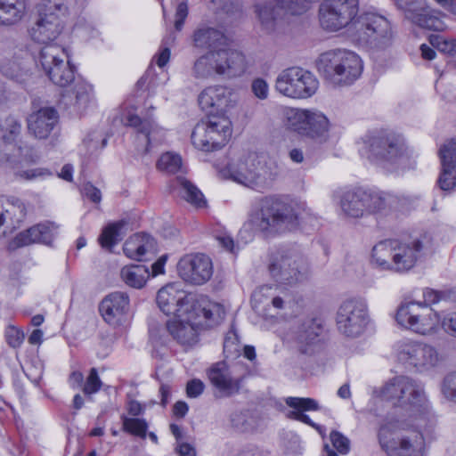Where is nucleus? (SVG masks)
Segmentation results:
<instances>
[{
  "mask_svg": "<svg viewBox=\"0 0 456 456\" xmlns=\"http://www.w3.org/2000/svg\"><path fill=\"white\" fill-rule=\"evenodd\" d=\"M157 304L159 309L167 315L173 314L176 318H183L189 315V318L202 315L208 325L218 324L224 318V307L216 303H200L194 300L191 296L179 289L177 284H167L161 288L157 294Z\"/></svg>",
  "mask_w": 456,
  "mask_h": 456,
  "instance_id": "obj_1",
  "label": "nucleus"
},
{
  "mask_svg": "<svg viewBox=\"0 0 456 456\" xmlns=\"http://www.w3.org/2000/svg\"><path fill=\"white\" fill-rule=\"evenodd\" d=\"M67 57L66 71L59 81V114L69 119H79L87 114L94 103V87L83 81L75 80V66L71 62L70 50L63 47Z\"/></svg>",
  "mask_w": 456,
  "mask_h": 456,
  "instance_id": "obj_2",
  "label": "nucleus"
},
{
  "mask_svg": "<svg viewBox=\"0 0 456 456\" xmlns=\"http://www.w3.org/2000/svg\"><path fill=\"white\" fill-rule=\"evenodd\" d=\"M422 250L419 239L384 240L373 247L371 263L380 270L403 273L415 266Z\"/></svg>",
  "mask_w": 456,
  "mask_h": 456,
  "instance_id": "obj_3",
  "label": "nucleus"
},
{
  "mask_svg": "<svg viewBox=\"0 0 456 456\" xmlns=\"http://www.w3.org/2000/svg\"><path fill=\"white\" fill-rule=\"evenodd\" d=\"M379 396L382 400L402 408L411 417H422L431 411L424 384L410 376L393 378L383 386Z\"/></svg>",
  "mask_w": 456,
  "mask_h": 456,
  "instance_id": "obj_4",
  "label": "nucleus"
},
{
  "mask_svg": "<svg viewBox=\"0 0 456 456\" xmlns=\"http://www.w3.org/2000/svg\"><path fill=\"white\" fill-rule=\"evenodd\" d=\"M299 207L282 198H263L250 216L251 224L261 232H279L298 226L301 219Z\"/></svg>",
  "mask_w": 456,
  "mask_h": 456,
  "instance_id": "obj_5",
  "label": "nucleus"
},
{
  "mask_svg": "<svg viewBox=\"0 0 456 456\" xmlns=\"http://www.w3.org/2000/svg\"><path fill=\"white\" fill-rule=\"evenodd\" d=\"M245 55L232 49L209 50L195 59L191 75L197 80L214 79L216 76L236 77L245 73Z\"/></svg>",
  "mask_w": 456,
  "mask_h": 456,
  "instance_id": "obj_6",
  "label": "nucleus"
},
{
  "mask_svg": "<svg viewBox=\"0 0 456 456\" xmlns=\"http://www.w3.org/2000/svg\"><path fill=\"white\" fill-rule=\"evenodd\" d=\"M395 354L404 369L420 375L434 371L444 362V355L436 346L412 338L397 341Z\"/></svg>",
  "mask_w": 456,
  "mask_h": 456,
  "instance_id": "obj_7",
  "label": "nucleus"
},
{
  "mask_svg": "<svg viewBox=\"0 0 456 456\" xmlns=\"http://www.w3.org/2000/svg\"><path fill=\"white\" fill-rule=\"evenodd\" d=\"M318 70L335 86H349L357 80L363 69L362 59L355 53L335 49L322 53Z\"/></svg>",
  "mask_w": 456,
  "mask_h": 456,
  "instance_id": "obj_8",
  "label": "nucleus"
},
{
  "mask_svg": "<svg viewBox=\"0 0 456 456\" xmlns=\"http://www.w3.org/2000/svg\"><path fill=\"white\" fill-rule=\"evenodd\" d=\"M392 197L383 191L354 188L344 191L339 205L343 213L352 218L382 214L390 208Z\"/></svg>",
  "mask_w": 456,
  "mask_h": 456,
  "instance_id": "obj_9",
  "label": "nucleus"
},
{
  "mask_svg": "<svg viewBox=\"0 0 456 456\" xmlns=\"http://www.w3.org/2000/svg\"><path fill=\"white\" fill-rule=\"evenodd\" d=\"M268 271L277 283L292 286L307 279L309 267L297 249L286 248L271 255Z\"/></svg>",
  "mask_w": 456,
  "mask_h": 456,
  "instance_id": "obj_10",
  "label": "nucleus"
},
{
  "mask_svg": "<svg viewBox=\"0 0 456 456\" xmlns=\"http://www.w3.org/2000/svg\"><path fill=\"white\" fill-rule=\"evenodd\" d=\"M368 159L383 166L402 165L408 159L403 138L392 132L380 131L367 137Z\"/></svg>",
  "mask_w": 456,
  "mask_h": 456,
  "instance_id": "obj_11",
  "label": "nucleus"
},
{
  "mask_svg": "<svg viewBox=\"0 0 456 456\" xmlns=\"http://www.w3.org/2000/svg\"><path fill=\"white\" fill-rule=\"evenodd\" d=\"M420 302L412 300L402 303L397 309V323L413 333L432 336L437 333L440 314L431 307H422Z\"/></svg>",
  "mask_w": 456,
  "mask_h": 456,
  "instance_id": "obj_12",
  "label": "nucleus"
},
{
  "mask_svg": "<svg viewBox=\"0 0 456 456\" xmlns=\"http://www.w3.org/2000/svg\"><path fill=\"white\" fill-rule=\"evenodd\" d=\"M284 116L290 130L321 143L329 139L330 121L322 112L292 108L286 109Z\"/></svg>",
  "mask_w": 456,
  "mask_h": 456,
  "instance_id": "obj_13",
  "label": "nucleus"
},
{
  "mask_svg": "<svg viewBox=\"0 0 456 456\" xmlns=\"http://www.w3.org/2000/svg\"><path fill=\"white\" fill-rule=\"evenodd\" d=\"M231 123L220 115H211L199 122L192 133V144L199 150L210 151L223 147L231 136Z\"/></svg>",
  "mask_w": 456,
  "mask_h": 456,
  "instance_id": "obj_14",
  "label": "nucleus"
},
{
  "mask_svg": "<svg viewBox=\"0 0 456 456\" xmlns=\"http://www.w3.org/2000/svg\"><path fill=\"white\" fill-rule=\"evenodd\" d=\"M319 87V81L310 71L299 67L283 69L276 77L275 90L289 98L307 99Z\"/></svg>",
  "mask_w": 456,
  "mask_h": 456,
  "instance_id": "obj_15",
  "label": "nucleus"
},
{
  "mask_svg": "<svg viewBox=\"0 0 456 456\" xmlns=\"http://www.w3.org/2000/svg\"><path fill=\"white\" fill-rule=\"evenodd\" d=\"M369 322L368 305L362 298L345 300L338 309L337 327L338 331L346 337L357 338L361 336Z\"/></svg>",
  "mask_w": 456,
  "mask_h": 456,
  "instance_id": "obj_16",
  "label": "nucleus"
},
{
  "mask_svg": "<svg viewBox=\"0 0 456 456\" xmlns=\"http://www.w3.org/2000/svg\"><path fill=\"white\" fill-rule=\"evenodd\" d=\"M359 11V0H323L319 7L321 26L338 31L349 25Z\"/></svg>",
  "mask_w": 456,
  "mask_h": 456,
  "instance_id": "obj_17",
  "label": "nucleus"
},
{
  "mask_svg": "<svg viewBox=\"0 0 456 456\" xmlns=\"http://www.w3.org/2000/svg\"><path fill=\"white\" fill-rule=\"evenodd\" d=\"M359 30L370 47L383 50L392 45L395 31L390 20L374 12L362 13L359 18Z\"/></svg>",
  "mask_w": 456,
  "mask_h": 456,
  "instance_id": "obj_18",
  "label": "nucleus"
},
{
  "mask_svg": "<svg viewBox=\"0 0 456 456\" xmlns=\"http://www.w3.org/2000/svg\"><path fill=\"white\" fill-rule=\"evenodd\" d=\"M207 374L222 396L230 397L240 393L249 371L239 363L229 366L225 362H218L211 365Z\"/></svg>",
  "mask_w": 456,
  "mask_h": 456,
  "instance_id": "obj_19",
  "label": "nucleus"
},
{
  "mask_svg": "<svg viewBox=\"0 0 456 456\" xmlns=\"http://www.w3.org/2000/svg\"><path fill=\"white\" fill-rule=\"evenodd\" d=\"M395 428L394 423H387L380 427L379 441L382 449L388 456H422L424 438L419 433H413L411 436L402 437L398 440L390 436Z\"/></svg>",
  "mask_w": 456,
  "mask_h": 456,
  "instance_id": "obj_20",
  "label": "nucleus"
},
{
  "mask_svg": "<svg viewBox=\"0 0 456 456\" xmlns=\"http://www.w3.org/2000/svg\"><path fill=\"white\" fill-rule=\"evenodd\" d=\"M37 11V21L29 30L31 38L40 44L53 42L57 38V0H41Z\"/></svg>",
  "mask_w": 456,
  "mask_h": 456,
  "instance_id": "obj_21",
  "label": "nucleus"
},
{
  "mask_svg": "<svg viewBox=\"0 0 456 456\" xmlns=\"http://www.w3.org/2000/svg\"><path fill=\"white\" fill-rule=\"evenodd\" d=\"M256 155L250 154L243 159L230 164L228 172L231 178L239 183L255 190L260 191L268 188L273 178L271 175L267 177L266 171L263 173L256 172Z\"/></svg>",
  "mask_w": 456,
  "mask_h": 456,
  "instance_id": "obj_22",
  "label": "nucleus"
},
{
  "mask_svg": "<svg viewBox=\"0 0 456 456\" xmlns=\"http://www.w3.org/2000/svg\"><path fill=\"white\" fill-rule=\"evenodd\" d=\"M177 272L185 282L201 285L206 283L213 274L212 261L204 254H188L179 260Z\"/></svg>",
  "mask_w": 456,
  "mask_h": 456,
  "instance_id": "obj_23",
  "label": "nucleus"
},
{
  "mask_svg": "<svg viewBox=\"0 0 456 456\" xmlns=\"http://www.w3.org/2000/svg\"><path fill=\"white\" fill-rule=\"evenodd\" d=\"M206 325L212 327L215 324L208 325L202 313L199 315L189 318L185 315L183 318H177L167 322V330L172 338L181 346H192L198 342V329L200 326Z\"/></svg>",
  "mask_w": 456,
  "mask_h": 456,
  "instance_id": "obj_24",
  "label": "nucleus"
},
{
  "mask_svg": "<svg viewBox=\"0 0 456 456\" xmlns=\"http://www.w3.org/2000/svg\"><path fill=\"white\" fill-rule=\"evenodd\" d=\"M199 104L201 109L210 113L225 112L236 103V94L229 87L224 86H210L200 94Z\"/></svg>",
  "mask_w": 456,
  "mask_h": 456,
  "instance_id": "obj_25",
  "label": "nucleus"
},
{
  "mask_svg": "<svg viewBox=\"0 0 456 456\" xmlns=\"http://www.w3.org/2000/svg\"><path fill=\"white\" fill-rule=\"evenodd\" d=\"M442 172L438 178L439 187L443 191L456 188V138L444 141L439 147Z\"/></svg>",
  "mask_w": 456,
  "mask_h": 456,
  "instance_id": "obj_26",
  "label": "nucleus"
},
{
  "mask_svg": "<svg viewBox=\"0 0 456 456\" xmlns=\"http://www.w3.org/2000/svg\"><path fill=\"white\" fill-rule=\"evenodd\" d=\"M27 213V204L20 199L0 198V235L17 229Z\"/></svg>",
  "mask_w": 456,
  "mask_h": 456,
  "instance_id": "obj_27",
  "label": "nucleus"
},
{
  "mask_svg": "<svg viewBox=\"0 0 456 456\" xmlns=\"http://www.w3.org/2000/svg\"><path fill=\"white\" fill-rule=\"evenodd\" d=\"M396 5L404 11L407 19L418 26L431 30L442 29V21L431 14L424 2L420 0H397Z\"/></svg>",
  "mask_w": 456,
  "mask_h": 456,
  "instance_id": "obj_28",
  "label": "nucleus"
},
{
  "mask_svg": "<svg viewBox=\"0 0 456 456\" xmlns=\"http://www.w3.org/2000/svg\"><path fill=\"white\" fill-rule=\"evenodd\" d=\"M128 308V295L125 292L117 291L110 293L102 299L99 311L109 325L116 327L125 321Z\"/></svg>",
  "mask_w": 456,
  "mask_h": 456,
  "instance_id": "obj_29",
  "label": "nucleus"
},
{
  "mask_svg": "<svg viewBox=\"0 0 456 456\" xmlns=\"http://www.w3.org/2000/svg\"><path fill=\"white\" fill-rule=\"evenodd\" d=\"M254 8L261 28L266 33L273 32L280 20L285 15L282 0H257Z\"/></svg>",
  "mask_w": 456,
  "mask_h": 456,
  "instance_id": "obj_30",
  "label": "nucleus"
},
{
  "mask_svg": "<svg viewBox=\"0 0 456 456\" xmlns=\"http://www.w3.org/2000/svg\"><path fill=\"white\" fill-rule=\"evenodd\" d=\"M271 290L272 287L262 286L254 291L251 297L254 309L266 319L278 317L286 307V301L281 297L273 295Z\"/></svg>",
  "mask_w": 456,
  "mask_h": 456,
  "instance_id": "obj_31",
  "label": "nucleus"
},
{
  "mask_svg": "<svg viewBox=\"0 0 456 456\" xmlns=\"http://www.w3.org/2000/svg\"><path fill=\"white\" fill-rule=\"evenodd\" d=\"M127 126H133L137 132V140L145 143V151H150L151 145L159 143L164 138V130L150 118L142 119L134 114L126 117Z\"/></svg>",
  "mask_w": 456,
  "mask_h": 456,
  "instance_id": "obj_32",
  "label": "nucleus"
},
{
  "mask_svg": "<svg viewBox=\"0 0 456 456\" xmlns=\"http://www.w3.org/2000/svg\"><path fill=\"white\" fill-rule=\"evenodd\" d=\"M53 225L38 224L19 232L10 242L9 248L16 249L33 243L50 244L53 240Z\"/></svg>",
  "mask_w": 456,
  "mask_h": 456,
  "instance_id": "obj_33",
  "label": "nucleus"
},
{
  "mask_svg": "<svg viewBox=\"0 0 456 456\" xmlns=\"http://www.w3.org/2000/svg\"><path fill=\"white\" fill-rule=\"evenodd\" d=\"M53 225L38 224L19 232L10 242L9 248L16 249L33 243L50 244L53 240Z\"/></svg>",
  "mask_w": 456,
  "mask_h": 456,
  "instance_id": "obj_34",
  "label": "nucleus"
},
{
  "mask_svg": "<svg viewBox=\"0 0 456 456\" xmlns=\"http://www.w3.org/2000/svg\"><path fill=\"white\" fill-rule=\"evenodd\" d=\"M322 332V325L313 318H307L298 326L295 335L296 347L303 354H311Z\"/></svg>",
  "mask_w": 456,
  "mask_h": 456,
  "instance_id": "obj_35",
  "label": "nucleus"
},
{
  "mask_svg": "<svg viewBox=\"0 0 456 456\" xmlns=\"http://www.w3.org/2000/svg\"><path fill=\"white\" fill-rule=\"evenodd\" d=\"M56 124V111L53 107H45L33 112L28 118V129L36 138L45 139Z\"/></svg>",
  "mask_w": 456,
  "mask_h": 456,
  "instance_id": "obj_36",
  "label": "nucleus"
},
{
  "mask_svg": "<svg viewBox=\"0 0 456 456\" xmlns=\"http://www.w3.org/2000/svg\"><path fill=\"white\" fill-rule=\"evenodd\" d=\"M171 192L191 205L198 208H202L207 206V201L200 191L191 181L183 176H176L170 183Z\"/></svg>",
  "mask_w": 456,
  "mask_h": 456,
  "instance_id": "obj_37",
  "label": "nucleus"
},
{
  "mask_svg": "<svg viewBox=\"0 0 456 456\" xmlns=\"http://www.w3.org/2000/svg\"><path fill=\"white\" fill-rule=\"evenodd\" d=\"M285 403L289 407L293 409L287 413L288 419H295L318 428L317 424L313 422L309 416L305 413V411H314L320 409L316 400L308 397L290 396L285 399Z\"/></svg>",
  "mask_w": 456,
  "mask_h": 456,
  "instance_id": "obj_38",
  "label": "nucleus"
},
{
  "mask_svg": "<svg viewBox=\"0 0 456 456\" xmlns=\"http://www.w3.org/2000/svg\"><path fill=\"white\" fill-rule=\"evenodd\" d=\"M28 0H0V26L19 24L27 15Z\"/></svg>",
  "mask_w": 456,
  "mask_h": 456,
  "instance_id": "obj_39",
  "label": "nucleus"
},
{
  "mask_svg": "<svg viewBox=\"0 0 456 456\" xmlns=\"http://www.w3.org/2000/svg\"><path fill=\"white\" fill-rule=\"evenodd\" d=\"M155 248L154 239L145 233H137L126 240L123 250L131 259L141 261L143 256Z\"/></svg>",
  "mask_w": 456,
  "mask_h": 456,
  "instance_id": "obj_40",
  "label": "nucleus"
},
{
  "mask_svg": "<svg viewBox=\"0 0 456 456\" xmlns=\"http://www.w3.org/2000/svg\"><path fill=\"white\" fill-rule=\"evenodd\" d=\"M150 276L149 268L144 265H126L120 271L122 281L127 286L134 289H142Z\"/></svg>",
  "mask_w": 456,
  "mask_h": 456,
  "instance_id": "obj_41",
  "label": "nucleus"
},
{
  "mask_svg": "<svg viewBox=\"0 0 456 456\" xmlns=\"http://www.w3.org/2000/svg\"><path fill=\"white\" fill-rule=\"evenodd\" d=\"M224 41V34L213 28H200L193 34V45L199 48L218 50V46Z\"/></svg>",
  "mask_w": 456,
  "mask_h": 456,
  "instance_id": "obj_42",
  "label": "nucleus"
},
{
  "mask_svg": "<svg viewBox=\"0 0 456 456\" xmlns=\"http://www.w3.org/2000/svg\"><path fill=\"white\" fill-rule=\"evenodd\" d=\"M126 224V221L120 220L107 225L99 238L102 247L110 250L113 246L118 244L124 236L122 230Z\"/></svg>",
  "mask_w": 456,
  "mask_h": 456,
  "instance_id": "obj_43",
  "label": "nucleus"
},
{
  "mask_svg": "<svg viewBox=\"0 0 456 456\" xmlns=\"http://www.w3.org/2000/svg\"><path fill=\"white\" fill-rule=\"evenodd\" d=\"M2 139L5 143H16L20 134L21 124L13 116H8L0 125Z\"/></svg>",
  "mask_w": 456,
  "mask_h": 456,
  "instance_id": "obj_44",
  "label": "nucleus"
},
{
  "mask_svg": "<svg viewBox=\"0 0 456 456\" xmlns=\"http://www.w3.org/2000/svg\"><path fill=\"white\" fill-rule=\"evenodd\" d=\"M122 428L125 432L144 439L147 436L148 423L144 419L121 417Z\"/></svg>",
  "mask_w": 456,
  "mask_h": 456,
  "instance_id": "obj_45",
  "label": "nucleus"
},
{
  "mask_svg": "<svg viewBox=\"0 0 456 456\" xmlns=\"http://www.w3.org/2000/svg\"><path fill=\"white\" fill-rule=\"evenodd\" d=\"M40 62L45 74L53 80V68L57 65L56 48L53 45H46L40 53Z\"/></svg>",
  "mask_w": 456,
  "mask_h": 456,
  "instance_id": "obj_46",
  "label": "nucleus"
},
{
  "mask_svg": "<svg viewBox=\"0 0 456 456\" xmlns=\"http://www.w3.org/2000/svg\"><path fill=\"white\" fill-rule=\"evenodd\" d=\"M157 167L159 170L175 174L179 171L182 167V159L177 154L167 152L161 155L157 163Z\"/></svg>",
  "mask_w": 456,
  "mask_h": 456,
  "instance_id": "obj_47",
  "label": "nucleus"
},
{
  "mask_svg": "<svg viewBox=\"0 0 456 456\" xmlns=\"http://www.w3.org/2000/svg\"><path fill=\"white\" fill-rule=\"evenodd\" d=\"M285 4V14L300 15L305 12L314 0H282Z\"/></svg>",
  "mask_w": 456,
  "mask_h": 456,
  "instance_id": "obj_48",
  "label": "nucleus"
},
{
  "mask_svg": "<svg viewBox=\"0 0 456 456\" xmlns=\"http://www.w3.org/2000/svg\"><path fill=\"white\" fill-rule=\"evenodd\" d=\"M15 175L21 180L31 181L51 176L52 173L47 168L35 167L18 171Z\"/></svg>",
  "mask_w": 456,
  "mask_h": 456,
  "instance_id": "obj_49",
  "label": "nucleus"
},
{
  "mask_svg": "<svg viewBox=\"0 0 456 456\" xmlns=\"http://www.w3.org/2000/svg\"><path fill=\"white\" fill-rule=\"evenodd\" d=\"M442 393L447 399L456 403V371L444 377L442 384Z\"/></svg>",
  "mask_w": 456,
  "mask_h": 456,
  "instance_id": "obj_50",
  "label": "nucleus"
},
{
  "mask_svg": "<svg viewBox=\"0 0 456 456\" xmlns=\"http://www.w3.org/2000/svg\"><path fill=\"white\" fill-rule=\"evenodd\" d=\"M25 336L21 330L18 329L14 326H8L5 330V339L7 344L12 348L20 347L23 341Z\"/></svg>",
  "mask_w": 456,
  "mask_h": 456,
  "instance_id": "obj_51",
  "label": "nucleus"
},
{
  "mask_svg": "<svg viewBox=\"0 0 456 456\" xmlns=\"http://www.w3.org/2000/svg\"><path fill=\"white\" fill-rule=\"evenodd\" d=\"M446 297L444 291L435 290L430 288L423 289V301H419L422 307H430V305L439 303Z\"/></svg>",
  "mask_w": 456,
  "mask_h": 456,
  "instance_id": "obj_52",
  "label": "nucleus"
},
{
  "mask_svg": "<svg viewBox=\"0 0 456 456\" xmlns=\"http://www.w3.org/2000/svg\"><path fill=\"white\" fill-rule=\"evenodd\" d=\"M101 387L102 381L98 376L97 370L95 368H92L84 385L83 392L88 395L95 394L100 390Z\"/></svg>",
  "mask_w": 456,
  "mask_h": 456,
  "instance_id": "obj_53",
  "label": "nucleus"
},
{
  "mask_svg": "<svg viewBox=\"0 0 456 456\" xmlns=\"http://www.w3.org/2000/svg\"><path fill=\"white\" fill-rule=\"evenodd\" d=\"M330 441L336 450L341 454L348 453L350 441L338 431H332L330 435Z\"/></svg>",
  "mask_w": 456,
  "mask_h": 456,
  "instance_id": "obj_54",
  "label": "nucleus"
},
{
  "mask_svg": "<svg viewBox=\"0 0 456 456\" xmlns=\"http://www.w3.org/2000/svg\"><path fill=\"white\" fill-rule=\"evenodd\" d=\"M0 71L10 78H16L20 75V67L17 61L4 58L0 62Z\"/></svg>",
  "mask_w": 456,
  "mask_h": 456,
  "instance_id": "obj_55",
  "label": "nucleus"
},
{
  "mask_svg": "<svg viewBox=\"0 0 456 456\" xmlns=\"http://www.w3.org/2000/svg\"><path fill=\"white\" fill-rule=\"evenodd\" d=\"M251 91L257 99L266 100L269 95V85L264 78H255L251 83Z\"/></svg>",
  "mask_w": 456,
  "mask_h": 456,
  "instance_id": "obj_56",
  "label": "nucleus"
},
{
  "mask_svg": "<svg viewBox=\"0 0 456 456\" xmlns=\"http://www.w3.org/2000/svg\"><path fill=\"white\" fill-rule=\"evenodd\" d=\"M431 43L433 45H436L439 51L451 55H456V39L436 37Z\"/></svg>",
  "mask_w": 456,
  "mask_h": 456,
  "instance_id": "obj_57",
  "label": "nucleus"
},
{
  "mask_svg": "<svg viewBox=\"0 0 456 456\" xmlns=\"http://www.w3.org/2000/svg\"><path fill=\"white\" fill-rule=\"evenodd\" d=\"M444 331L449 336L456 338V313H449L440 316V324Z\"/></svg>",
  "mask_w": 456,
  "mask_h": 456,
  "instance_id": "obj_58",
  "label": "nucleus"
},
{
  "mask_svg": "<svg viewBox=\"0 0 456 456\" xmlns=\"http://www.w3.org/2000/svg\"><path fill=\"white\" fill-rule=\"evenodd\" d=\"M231 422L233 428L241 432L247 431L250 427L248 413L243 411L233 412L231 416Z\"/></svg>",
  "mask_w": 456,
  "mask_h": 456,
  "instance_id": "obj_59",
  "label": "nucleus"
},
{
  "mask_svg": "<svg viewBox=\"0 0 456 456\" xmlns=\"http://www.w3.org/2000/svg\"><path fill=\"white\" fill-rule=\"evenodd\" d=\"M205 389V384L198 379L188 381L186 385V394L190 398L199 397Z\"/></svg>",
  "mask_w": 456,
  "mask_h": 456,
  "instance_id": "obj_60",
  "label": "nucleus"
},
{
  "mask_svg": "<svg viewBox=\"0 0 456 456\" xmlns=\"http://www.w3.org/2000/svg\"><path fill=\"white\" fill-rule=\"evenodd\" d=\"M81 192L84 197L90 200L94 203H100L102 200L101 191L94 186L91 183H86L83 185Z\"/></svg>",
  "mask_w": 456,
  "mask_h": 456,
  "instance_id": "obj_61",
  "label": "nucleus"
},
{
  "mask_svg": "<svg viewBox=\"0 0 456 456\" xmlns=\"http://www.w3.org/2000/svg\"><path fill=\"white\" fill-rule=\"evenodd\" d=\"M188 15V6L185 2H182L178 4L175 13V27L176 30H181L183 22Z\"/></svg>",
  "mask_w": 456,
  "mask_h": 456,
  "instance_id": "obj_62",
  "label": "nucleus"
},
{
  "mask_svg": "<svg viewBox=\"0 0 456 456\" xmlns=\"http://www.w3.org/2000/svg\"><path fill=\"white\" fill-rule=\"evenodd\" d=\"M154 59L159 68H163L170 59V49L168 47H163L158 54L155 55Z\"/></svg>",
  "mask_w": 456,
  "mask_h": 456,
  "instance_id": "obj_63",
  "label": "nucleus"
},
{
  "mask_svg": "<svg viewBox=\"0 0 456 456\" xmlns=\"http://www.w3.org/2000/svg\"><path fill=\"white\" fill-rule=\"evenodd\" d=\"M216 239L224 248L232 253H236L235 244L231 236L224 234L218 236Z\"/></svg>",
  "mask_w": 456,
  "mask_h": 456,
  "instance_id": "obj_64",
  "label": "nucleus"
}]
</instances>
